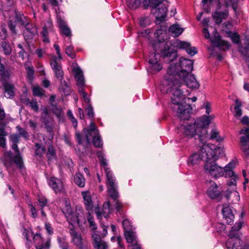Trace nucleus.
<instances>
[{
	"instance_id": "4",
	"label": "nucleus",
	"mask_w": 249,
	"mask_h": 249,
	"mask_svg": "<svg viewBox=\"0 0 249 249\" xmlns=\"http://www.w3.org/2000/svg\"><path fill=\"white\" fill-rule=\"evenodd\" d=\"M211 147L209 145L203 144L201 146L198 153H195L190 156L188 160V163L192 165L198 164L201 160L205 161L206 162L209 161L210 159H216L214 156V147Z\"/></svg>"
},
{
	"instance_id": "43",
	"label": "nucleus",
	"mask_w": 249,
	"mask_h": 249,
	"mask_svg": "<svg viewBox=\"0 0 249 249\" xmlns=\"http://www.w3.org/2000/svg\"><path fill=\"white\" fill-rule=\"evenodd\" d=\"M235 103L236 105L234 107L235 113L234 116L236 117H240L242 114V111L241 108L242 104L241 102L238 99H236L235 100Z\"/></svg>"
},
{
	"instance_id": "54",
	"label": "nucleus",
	"mask_w": 249,
	"mask_h": 249,
	"mask_svg": "<svg viewBox=\"0 0 249 249\" xmlns=\"http://www.w3.org/2000/svg\"><path fill=\"white\" fill-rule=\"evenodd\" d=\"M28 106L31 107V108L35 112H38L39 110V107L37 104V102L36 100L32 99L30 103L29 104Z\"/></svg>"
},
{
	"instance_id": "44",
	"label": "nucleus",
	"mask_w": 249,
	"mask_h": 249,
	"mask_svg": "<svg viewBox=\"0 0 249 249\" xmlns=\"http://www.w3.org/2000/svg\"><path fill=\"white\" fill-rule=\"evenodd\" d=\"M1 47L3 49L4 54L6 55H9L12 53V48L9 43L6 42H2L1 43Z\"/></svg>"
},
{
	"instance_id": "9",
	"label": "nucleus",
	"mask_w": 249,
	"mask_h": 249,
	"mask_svg": "<svg viewBox=\"0 0 249 249\" xmlns=\"http://www.w3.org/2000/svg\"><path fill=\"white\" fill-rule=\"evenodd\" d=\"M160 55L158 53H153L149 56V67L148 71L152 73H155L160 71L162 69V65L159 63Z\"/></svg>"
},
{
	"instance_id": "60",
	"label": "nucleus",
	"mask_w": 249,
	"mask_h": 249,
	"mask_svg": "<svg viewBox=\"0 0 249 249\" xmlns=\"http://www.w3.org/2000/svg\"><path fill=\"white\" fill-rule=\"evenodd\" d=\"M86 110L87 112V115L89 118H92L94 116L93 108L90 104H89L88 107L86 109Z\"/></svg>"
},
{
	"instance_id": "59",
	"label": "nucleus",
	"mask_w": 249,
	"mask_h": 249,
	"mask_svg": "<svg viewBox=\"0 0 249 249\" xmlns=\"http://www.w3.org/2000/svg\"><path fill=\"white\" fill-rule=\"evenodd\" d=\"M8 28L10 30V31L14 34H17V31L16 29V24L15 22H13L11 20H10L8 23Z\"/></svg>"
},
{
	"instance_id": "31",
	"label": "nucleus",
	"mask_w": 249,
	"mask_h": 249,
	"mask_svg": "<svg viewBox=\"0 0 249 249\" xmlns=\"http://www.w3.org/2000/svg\"><path fill=\"white\" fill-rule=\"evenodd\" d=\"M115 201V208L116 210V214L117 215H120L121 217L124 218L125 216V212L124 210V205L120 201L118 198L116 200H114Z\"/></svg>"
},
{
	"instance_id": "62",
	"label": "nucleus",
	"mask_w": 249,
	"mask_h": 249,
	"mask_svg": "<svg viewBox=\"0 0 249 249\" xmlns=\"http://www.w3.org/2000/svg\"><path fill=\"white\" fill-rule=\"evenodd\" d=\"M109 207H110V202L108 201L106 202L103 204V211H104V215L105 217H106L105 214L107 213H109Z\"/></svg>"
},
{
	"instance_id": "50",
	"label": "nucleus",
	"mask_w": 249,
	"mask_h": 249,
	"mask_svg": "<svg viewBox=\"0 0 249 249\" xmlns=\"http://www.w3.org/2000/svg\"><path fill=\"white\" fill-rule=\"evenodd\" d=\"M33 93L36 96H42L44 95V90L39 86H35L33 89Z\"/></svg>"
},
{
	"instance_id": "13",
	"label": "nucleus",
	"mask_w": 249,
	"mask_h": 249,
	"mask_svg": "<svg viewBox=\"0 0 249 249\" xmlns=\"http://www.w3.org/2000/svg\"><path fill=\"white\" fill-rule=\"evenodd\" d=\"M126 241L132 243L128 247V249H141V246L137 243V237L134 230L124 232Z\"/></svg>"
},
{
	"instance_id": "61",
	"label": "nucleus",
	"mask_w": 249,
	"mask_h": 249,
	"mask_svg": "<svg viewBox=\"0 0 249 249\" xmlns=\"http://www.w3.org/2000/svg\"><path fill=\"white\" fill-rule=\"evenodd\" d=\"M38 201L39 205L41 207V209H43V208L44 206L47 205V200L45 197H40L38 199Z\"/></svg>"
},
{
	"instance_id": "2",
	"label": "nucleus",
	"mask_w": 249,
	"mask_h": 249,
	"mask_svg": "<svg viewBox=\"0 0 249 249\" xmlns=\"http://www.w3.org/2000/svg\"><path fill=\"white\" fill-rule=\"evenodd\" d=\"M210 119H212L211 116H205L198 119L196 121L193 119L190 121V123L184 122L180 125L179 129L186 136L193 137L197 135L199 140L202 141L207 137V131L205 126L210 124Z\"/></svg>"
},
{
	"instance_id": "52",
	"label": "nucleus",
	"mask_w": 249,
	"mask_h": 249,
	"mask_svg": "<svg viewBox=\"0 0 249 249\" xmlns=\"http://www.w3.org/2000/svg\"><path fill=\"white\" fill-rule=\"evenodd\" d=\"M52 111L57 117H60L62 114V109L61 107H58L55 105H52Z\"/></svg>"
},
{
	"instance_id": "21",
	"label": "nucleus",
	"mask_w": 249,
	"mask_h": 249,
	"mask_svg": "<svg viewBox=\"0 0 249 249\" xmlns=\"http://www.w3.org/2000/svg\"><path fill=\"white\" fill-rule=\"evenodd\" d=\"M25 29L23 31V35L26 41H28L37 34V29L33 25L28 24L25 26Z\"/></svg>"
},
{
	"instance_id": "32",
	"label": "nucleus",
	"mask_w": 249,
	"mask_h": 249,
	"mask_svg": "<svg viewBox=\"0 0 249 249\" xmlns=\"http://www.w3.org/2000/svg\"><path fill=\"white\" fill-rule=\"evenodd\" d=\"M15 18L16 21L19 22L21 25L25 26L29 23V19L21 12L16 11Z\"/></svg>"
},
{
	"instance_id": "16",
	"label": "nucleus",
	"mask_w": 249,
	"mask_h": 249,
	"mask_svg": "<svg viewBox=\"0 0 249 249\" xmlns=\"http://www.w3.org/2000/svg\"><path fill=\"white\" fill-rule=\"evenodd\" d=\"M175 46L180 49L185 50L187 53L191 56H193L197 53L196 49L195 47H191V44L186 41L177 40Z\"/></svg>"
},
{
	"instance_id": "22",
	"label": "nucleus",
	"mask_w": 249,
	"mask_h": 249,
	"mask_svg": "<svg viewBox=\"0 0 249 249\" xmlns=\"http://www.w3.org/2000/svg\"><path fill=\"white\" fill-rule=\"evenodd\" d=\"M227 249H242L241 241L239 238L229 237L226 242Z\"/></svg>"
},
{
	"instance_id": "7",
	"label": "nucleus",
	"mask_w": 249,
	"mask_h": 249,
	"mask_svg": "<svg viewBox=\"0 0 249 249\" xmlns=\"http://www.w3.org/2000/svg\"><path fill=\"white\" fill-rule=\"evenodd\" d=\"M220 150V149L219 147H214V156L216 157V159L215 160L214 158L210 159L209 161L205 163L204 166L205 173L211 175L214 178L222 177L223 175V168L218 166L215 163L218 158L217 153Z\"/></svg>"
},
{
	"instance_id": "46",
	"label": "nucleus",
	"mask_w": 249,
	"mask_h": 249,
	"mask_svg": "<svg viewBox=\"0 0 249 249\" xmlns=\"http://www.w3.org/2000/svg\"><path fill=\"white\" fill-rule=\"evenodd\" d=\"M17 129L18 132L19 136H20L24 138L26 140H28L29 135L28 132L24 129L21 127L20 126H17L16 127Z\"/></svg>"
},
{
	"instance_id": "42",
	"label": "nucleus",
	"mask_w": 249,
	"mask_h": 249,
	"mask_svg": "<svg viewBox=\"0 0 249 249\" xmlns=\"http://www.w3.org/2000/svg\"><path fill=\"white\" fill-rule=\"evenodd\" d=\"M141 3V0H127V6L131 9H135L139 7Z\"/></svg>"
},
{
	"instance_id": "20",
	"label": "nucleus",
	"mask_w": 249,
	"mask_h": 249,
	"mask_svg": "<svg viewBox=\"0 0 249 249\" xmlns=\"http://www.w3.org/2000/svg\"><path fill=\"white\" fill-rule=\"evenodd\" d=\"M208 186L207 195L211 198L213 199L216 198L220 196V191L217 190V187L215 182L210 181L208 182Z\"/></svg>"
},
{
	"instance_id": "47",
	"label": "nucleus",
	"mask_w": 249,
	"mask_h": 249,
	"mask_svg": "<svg viewBox=\"0 0 249 249\" xmlns=\"http://www.w3.org/2000/svg\"><path fill=\"white\" fill-rule=\"evenodd\" d=\"M210 139L215 140L217 142H220L221 141V139L219 136V133L216 129H213L212 130Z\"/></svg>"
},
{
	"instance_id": "63",
	"label": "nucleus",
	"mask_w": 249,
	"mask_h": 249,
	"mask_svg": "<svg viewBox=\"0 0 249 249\" xmlns=\"http://www.w3.org/2000/svg\"><path fill=\"white\" fill-rule=\"evenodd\" d=\"M10 140L13 143H18L19 140V136L17 134H12L10 137Z\"/></svg>"
},
{
	"instance_id": "30",
	"label": "nucleus",
	"mask_w": 249,
	"mask_h": 249,
	"mask_svg": "<svg viewBox=\"0 0 249 249\" xmlns=\"http://www.w3.org/2000/svg\"><path fill=\"white\" fill-rule=\"evenodd\" d=\"M52 27L53 24L52 22L50 21H48L46 24L43 27V31H42L41 34L43 38V41L44 42L49 43V39L48 37V30H52Z\"/></svg>"
},
{
	"instance_id": "14",
	"label": "nucleus",
	"mask_w": 249,
	"mask_h": 249,
	"mask_svg": "<svg viewBox=\"0 0 249 249\" xmlns=\"http://www.w3.org/2000/svg\"><path fill=\"white\" fill-rule=\"evenodd\" d=\"M107 191L109 196L113 200H116L119 197L117 191V185L115 182V178H110L107 181Z\"/></svg>"
},
{
	"instance_id": "40",
	"label": "nucleus",
	"mask_w": 249,
	"mask_h": 249,
	"mask_svg": "<svg viewBox=\"0 0 249 249\" xmlns=\"http://www.w3.org/2000/svg\"><path fill=\"white\" fill-rule=\"evenodd\" d=\"M46 156L48 158V162H51L53 160L55 159L56 152L52 145H50L48 146Z\"/></svg>"
},
{
	"instance_id": "10",
	"label": "nucleus",
	"mask_w": 249,
	"mask_h": 249,
	"mask_svg": "<svg viewBox=\"0 0 249 249\" xmlns=\"http://www.w3.org/2000/svg\"><path fill=\"white\" fill-rule=\"evenodd\" d=\"M33 241L36 249H50L51 245V238H48L44 241L41 234L36 233L33 237Z\"/></svg>"
},
{
	"instance_id": "34",
	"label": "nucleus",
	"mask_w": 249,
	"mask_h": 249,
	"mask_svg": "<svg viewBox=\"0 0 249 249\" xmlns=\"http://www.w3.org/2000/svg\"><path fill=\"white\" fill-rule=\"evenodd\" d=\"M58 80H60V83L59 87L60 91L63 92L65 95L69 94L70 89L69 83L63 80V79H59Z\"/></svg>"
},
{
	"instance_id": "11",
	"label": "nucleus",
	"mask_w": 249,
	"mask_h": 249,
	"mask_svg": "<svg viewBox=\"0 0 249 249\" xmlns=\"http://www.w3.org/2000/svg\"><path fill=\"white\" fill-rule=\"evenodd\" d=\"M59 61L56 56H53L50 62L51 68L53 71L55 76L57 79H63L64 78V72L61 64L58 62Z\"/></svg>"
},
{
	"instance_id": "15",
	"label": "nucleus",
	"mask_w": 249,
	"mask_h": 249,
	"mask_svg": "<svg viewBox=\"0 0 249 249\" xmlns=\"http://www.w3.org/2000/svg\"><path fill=\"white\" fill-rule=\"evenodd\" d=\"M49 185L56 193H60L63 191L64 184L62 181L54 177H50L48 180Z\"/></svg>"
},
{
	"instance_id": "28",
	"label": "nucleus",
	"mask_w": 249,
	"mask_h": 249,
	"mask_svg": "<svg viewBox=\"0 0 249 249\" xmlns=\"http://www.w3.org/2000/svg\"><path fill=\"white\" fill-rule=\"evenodd\" d=\"M229 15L228 11L225 10L223 12L216 11L212 14V17L216 24H220L223 19L227 18Z\"/></svg>"
},
{
	"instance_id": "56",
	"label": "nucleus",
	"mask_w": 249,
	"mask_h": 249,
	"mask_svg": "<svg viewBox=\"0 0 249 249\" xmlns=\"http://www.w3.org/2000/svg\"><path fill=\"white\" fill-rule=\"evenodd\" d=\"M215 228L217 232L222 233L226 230V226L222 223H217L215 225Z\"/></svg>"
},
{
	"instance_id": "51",
	"label": "nucleus",
	"mask_w": 249,
	"mask_h": 249,
	"mask_svg": "<svg viewBox=\"0 0 249 249\" xmlns=\"http://www.w3.org/2000/svg\"><path fill=\"white\" fill-rule=\"evenodd\" d=\"M229 36L231 38L232 42L235 44H239L240 42V37L236 33H232L231 32L228 33Z\"/></svg>"
},
{
	"instance_id": "37",
	"label": "nucleus",
	"mask_w": 249,
	"mask_h": 249,
	"mask_svg": "<svg viewBox=\"0 0 249 249\" xmlns=\"http://www.w3.org/2000/svg\"><path fill=\"white\" fill-rule=\"evenodd\" d=\"M82 196L84 199V203L87 207V209H91L92 207V203L91 196L89 192H83Z\"/></svg>"
},
{
	"instance_id": "5",
	"label": "nucleus",
	"mask_w": 249,
	"mask_h": 249,
	"mask_svg": "<svg viewBox=\"0 0 249 249\" xmlns=\"http://www.w3.org/2000/svg\"><path fill=\"white\" fill-rule=\"evenodd\" d=\"M12 148L15 151L16 155L13 156L11 151L5 152L3 155L4 165L8 169L15 163L19 168H22L23 166V161L20 156L18 143H13Z\"/></svg>"
},
{
	"instance_id": "33",
	"label": "nucleus",
	"mask_w": 249,
	"mask_h": 249,
	"mask_svg": "<svg viewBox=\"0 0 249 249\" xmlns=\"http://www.w3.org/2000/svg\"><path fill=\"white\" fill-rule=\"evenodd\" d=\"M242 224L241 222H239L236 223L233 226L231 227L230 231L229 236V237H237L239 238L238 231L241 228Z\"/></svg>"
},
{
	"instance_id": "26",
	"label": "nucleus",
	"mask_w": 249,
	"mask_h": 249,
	"mask_svg": "<svg viewBox=\"0 0 249 249\" xmlns=\"http://www.w3.org/2000/svg\"><path fill=\"white\" fill-rule=\"evenodd\" d=\"M11 71L5 68L3 64L1 63V57H0V81L2 83L7 80L10 78L11 76Z\"/></svg>"
},
{
	"instance_id": "36",
	"label": "nucleus",
	"mask_w": 249,
	"mask_h": 249,
	"mask_svg": "<svg viewBox=\"0 0 249 249\" xmlns=\"http://www.w3.org/2000/svg\"><path fill=\"white\" fill-rule=\"evenodd\" d=\"M74 180L76 185L80 187H84L85 185V179L80 173H77L74 176Z\"/></svg>"
},
{
	"instance_id": "1",
	"label": "nucleus",
	"mask_w": 249,
	"mask_h": 249,
	"mask_svg": "<svg viewBox=\"0 0 249 249\" xmlns=\"http://www.w3.org/2000/svg\"><path fill=\"white\" fill-rule=\"evenodd\" d=\"M193 69L192 60L181 58L178 64H171L168 67L164 80L160 86L162 92L171 94V102L174 105L172 109L176 111L178 117L183 120H188L192 109L190 106L186 107L181 104L184 95L181 89L182 84L177 78H185Z\"/></svg>"
},
{
	"instance_id": "24",
	"label": "nucleus",
	"mask_w": 249,
	"mask_h": 249,
	"mask_svg": "<svg viewBox=\"0 0 249 249\" xmlns=\"http://www.w3.org/2000/svg\"><path fill=\"white\" fill-rule=\"evenodd\" d=\"M57 19L61 33L66 36L71 37V31L65 21L60 17H57Z\"/></svg>"
},
{
	"instance_id": "58",
	"label": "nucleus",
	"mask_w": 249,
	"mask_h": 249,
	"mask_svg": "<svg viewBox=\"0 0 249 249\" xmlns=\"http://www.w3.org/2000/svg\"><path fill=\"white\" fill-rule=\"evenodd\" d=\"M230 178L227 182V185L230 186H235L236 185V179L238 178V176L235 175Z\"/></svg>"
},
{
	"instance_id": "25",
	"label": "nucleus",
	"mask_w": 249,
	"mask_h": 249,
	"mask_svg": "<svg viewBox=\"0 0 249 249\" xmlns=\"http://www.w3.org/2000/svg\"><path fill=\"white\" fill-rule=\"evenodd\" d=\"M2 86L4 89L5 96L7 98H12L15 96L14 85L7 81H5L2 83Z\"/></svg>"
},
{
	"instance_id": "53",
	"label": "nucleus",
	"mask_w": 249,
	"mask_h": 249,
	"mask_svg": "<svg viewBox=\"0 0 249 249\" xmlns=\"http://www.w3.org/2000/svg\"><path fill=\"white\" fill-rule=\"evenodd\" d=\"M62 212L66 217H70L72 214V210L71 206L66 205L62 209Z\"/></svg>"
},
{
	"instance_id": "39",
	"label": "nucleus",
	"mask_w": 249,
	"mask_h": 249,
	"mask_svg": "<svg viewBox=\"0 0 249 249\" xmlns=\"http://www.w3.org/2000/svg\"><path fill=\"white\" fill-rule=\"evenodd\" d=\"M46 151L45 146L38 142L35 143V154L39 157L43 156Z\"/></svg>"
},
{
	"instance_id": "45",
	"label": "nucleus",
	"mask_w": 249,
	"mask_h": 249,
	"mask_svg": "<svg viewBox=\"0 0 249 249\" xmlns=\"http://www.w3.org/2000/svg\"><path fill=\"white\" fill-rule=\"evenodd\" d=\"M122 225L124 232L134 230L130 222L127 219H125L123 220Z\"/></svg>"
},
{
	"instance_id": "8",
	"label": "nucleus",
	"mask_w": 249,
	"mask_h": 249,
	"mask_svg": "<svg viewBox=\"0 0 249 249\" xmlns=\"http://www.w3.org/2000/svg\"><path fill=\"white\" fill-rule=\"evenodd\" d=\"M84 132L88 144L90 143L91 139L93 140V143L96 147H101L103 145L101 138L99 134V131L95 124L91 122L89 128H84Z\"/></svg>"
},
{
	"instance_id": "6",
	"label": "nucleus",
	"mask_w": 249,
	"mask_h": 249,
	"mask_svg": "<svg viewBox=\"0 0 249 249\" xmlns=\"http://www.w3.org/2000/svg\"><path fill=\"white\" fill-rule=\"evenodd\" d=\"M168 1L166 0H153L151 3L152 12L157 21H164L167 12Z\"/></svg>"
},
{
	"instance_id": "64",
	"label": "nucleus",
	"mask_w": 249,
	"mask_h": 249,
	"mask_svg": "<svg viewBox=\"0 0 249 249\" xmlns=\"http://www.w3.org/2000/svg\"><path fill=\"white\" fill-rule=\"evenodd\" d=\"M140 24L142 26H146L149 23V20L147 17H142L140 18Z\"/></svg>"
},
{
	"instance_id": "55",
	"label": "nucleus",
	"mask_w": 249,
	"mask_h": 249,
	"mask_svg": "<svg viewBox=\"0 0 249 249\" xmlns=\"http://www.w3.org/2000/svg\"><path fill=\"white\" fill-rule=\"evenodd\" d=\"M27 71V77L29 80H33L34 75V70L33 67H27L26 68Z\"/></svg>"
},
{
	"instance_id": "48",
	"label": "nucleus",
	"mask_w": 249,
	"mask_h": 249,
	"mask_svg": "<svg viewBox=\"0 0 249 249\" xmlns=\"http://www.w3.org/2000/svg\"><path fill=\"white\" fill-rule=\"evenodd\" d=\"M66 53L71 58L73 59L75 57L76 54L73 50V47L71 45L68 46L66 48Z\"/></svg>"
},
{
	"instance_id": "17",
	"label": "nucleus",
	"mask_w": 249,
	"mask_h": 249,
	"mask_svg": "<svg viewBox=\"0 0 249 249\" xmlns=\"http://www.w3.org/2000/svg\"><path fill=\"white\" fill-rule=\"evenodd\" d=\"M212 43L220 49L226 50L228 49L230 47L229 43L221 39L220 36L217 32L216 29H214V36L213 39L212 40Z\"/></svg>"
},
{
	"instance_id": "49",
	"label": "nucleus",
	"mask_w": 249,
	"mask_h": 249,
	"mask_svg": "<svg viewBox=\"0 0 249 249\" xmlns=\"http://www.w3.org/2000/svg\"><path fill=\"white\" fill-rule=\"evenodd\" d=\"M57 239L60 248L62 249H68V245L64 237H58Z\"/></svg>"
},
{
	"instance_id": "23",
	"label": "nucleus",
	"mask_w": 249,
	"mask_h": 249,
	"mask_svg": "<svg viewBox=\"0 0 249 249\" xmlns=\"http://www.w3.org/2000/svg\"><path fill=\"white\" fill-rule=\"evenodd\" d=\"M180 79L184 80L186 86L192 89H197L199 87V84L196 80L194 75H188L184 78H179Z\"/></svg>"
},
{
	"instance_id": "41",
	"label": "nucleus",
	"mask_w": 249,
	"mask_h": 249,
	"mask_svg": "<svg viewBox=\"0 0 249 249\" xmlns=\"http://www.w3.org/2000/svg\"><path fill=\"white\" fill-rule=\"evenodd\" d=\"M68 221L71 224V226H69V230L71 229V228H73V223H79V220L78 219V216L77 213H73L72 212V214H71V216L70 217H67Z\"/></svg>"
},
{
	"instance_id": "57",
	"label": "nucleus",
	"mask_w": 249,
	"mask_h": 249,
	"mask_svg": "<svg viewBox=\"0 0 249 249\" xmlns=\"http://www.w3.org/2000/svg\"><path fill=\"white\" fill-rule=\"evenodd\" d=\"M68 117L71 120L74 127H76L77 126V122L76 119L73 116L71 111L69 110L67 113Z\"/></svg>"
},
{
	"instance_id": "38",
	"label": "nucleus",
	"mask_w": 249,
	"mask_h": 249,
	"mask_svg": "<svg viewBox=\"0 0 249 249\" xmlns=\"http://www.w3.org/2000/svg\"><path fill=\"white\" fill-rule=\"evenodd\" d=\"M34 235L35 234H34V233L32 231H29L25 228H24L22 232V235L27 241L26 245L28 248H30L31 247V245L32 243L31 240L30 239V237H33Z\"/></svg>"
},
{
	"instance_id": "3",
	"label": "nucleus",
	"mask_w": 249,
	"mask_h": 249,
	"mask_svg": "<svg viewBox=\"0 0 249 249\" xmlns=\"http://www.w3.org/2000/svg\"><path fill=\"white\" fill-rule=\"evenodd\" d=\"M158 42L153 44L154 49L157 51V47L161 48V55L164 61L167 63L174 61L177 57V53L169 41L163 43L164 36H166L165 31L161 29H157L155 33Z\"/></svg>"
},
{
	"instance_id": "35",
	"label": "nucleus",
	"mask_w": 249,
	"mask_h": 249,
	"mask_svg": "<svg viewBox=\"0 0 249 249\" xmlns=\"http://www.w3.org/2000/svg\"><path fill=\"white\" fill-rule=\"evenodd\" d=\"M169 31L171 33V35L174 37L178 36L183 31V29L180 28L179 25L174 24L171 26Z\"/></svg>"
},
{
	"instance_id": "12",
	"label": "nucleus",
	"mask_w": 249,
	"mask_h": 249,
	"mask_svg": "<svg viewBox=\"0 0 249 249\" xmlns=\"http://www.w3.org/2000/svg\"><path fill=\"white\" fill-rule=\"evenodd\" d=\"M69 232L74 245L80 249H83L86 246V241L82 238L81 233L76 231L74 228H71Z\"/></svg>"
},
{
	"instance_id": "29",
	"label": "nucleus",
	"mask_w": 249,
	"mask_h": 249,
	"mask_svg": "<svg viewBox=\"0 0 249 249\" xmlns=\"http://www.w3.org/2000/svg\"><path fill=\"white\" fill-rule=\"evenodd\" d=\"M235 162L232 161L223 168V176H225L226 178H230L235 176L236 175L234 174L232 171V169L235 167Z\"/></svg>"
},
{
	"instance_id": "18",
	"label": "nucleus",
	"mask_w": 249,
	"mask_h": 249,
	"mask_svg": "<svg viewBox=\"0 0 249 249\" xmlns=\"http://www.w3.org/2000/svg\"><path fill=\"white\" fill-rule=\"evenodd\" d=\"M91 241L93 247L95 249H108L107 243L103 240L100 235L94 233L91 236Z\"/></svg>"
},
{
	"instance_id": "19",
	"label": "nucleus",
	"mask_w": 249,
	"mask_h": 249,
	"mask_svg": "<svg viewBox=\"0 0 249 249\" xmlns=\"http://www.w3.org/2000/svg\"><path fill=\"white\" fill-rule=\"evenodd\" d=\"M223 217L226 220L227 224L231 225L234 221V215L232 210L228 204H225L223 206L222 211Z\"/></svg>"
},
{
	"instance_id": "27",
	"label": "nucleus",
	"mask_w": 249,
	"mask_h": 249,
	"mask_svg": "<svg viewBox=\"0 0 249 249\" xmlns=\"http://www.w3.org/2000/svg\"><path fill=\"white\" fill-rule=\"evenodd\" d=\"M73 72L75 73V77L77 79V83L78 86L83 87L85 84L83 74L82 70L78 66H74Z\"/></svg>"
}]
</instances>
